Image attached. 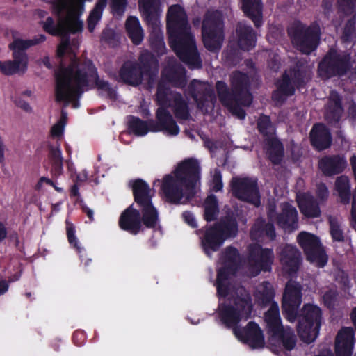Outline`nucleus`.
<instances>
[{"label": "nucleus", "instance_id": "1", "mask_svg": "<svg viewBox=\"0 0 356 356\" xmlns=\"http://www.w3.org/2000/svg\"><path fill=\"white\" fill-rule=\"evenodd\" d=\"M54 76L56 100L72 103L74 108L79 107V99L89 88L106 92L110 99H116L115 90L108 81L100 79L97 68L90 59L81 60L75 56L67 66L60 65Z\"/></svg>", "mask_w": 356, "mask_h": 356}, {"label": "nucleus", "instance_id": "2", "mask_svg": "<svg viewBox=\"0 0 356 356\" xmlns=\"http://www.w3.org/2000/svg\"><path fill=\"white\" fill-rule=\"evenodd\" d=\"M166 28L168 43L177 57L191 69L202 67L194 35L185 9L179 4L169 7Z\"/></svg>", "mask_w": 356, "mask_h": 356}, {"label": "nucleus", "instance_id": "3", "mask_svg": "<svg viewBox=\"0 0 356 356\" xmlns=\"http://www.w3.org/2000/svg\"><path fill=\"white\" fill-rule=\"evenodd\" d=\"M163 177L161 190L168 203L179 204L184 197L190 200L195 195V186L200 179V167L197 159L184 160L173 172Z\"/></svg>", "mask_w": 356, "mask_h": 356}, {"label": "nucleus", "instance_id": "4", "mask_svg": "<svg viewBox=\"0 0 356 356\" xmlns=\"http://www.w3.org/2000/svg\"><path fill=\"white\" fill-rule=\"evenodd\" d=\"M230 86L229 88L224 81H216L219 101L232 115L243 120L246 113L243 107L250 106L253 102L250 77L245 72L235 71L230 75Z\"/></svg>", "mask_w": 356, "mask_h": 356}, {"label": "nucleus", "instance_id": "5", "mask_svg": "<svg viewBox=\"0 0 356 356\" xmlns=\"http://www.w3.org/2000/svg\"><path fill=\"white\" fill-rule=\"evenodd\" d=\"M287 32L293 45L304 54H310L319 44L321 29L316 22L307 26L298 21Z\"/></svg>", "mask_w": 356, "mask_h": 356}, {"label": "nucleus", "instance_id": "6", "mask_svg": "<svg viewBox=\"0 0 356 356\" xmlns=\"http://www.w3.org/2000/svg\"><path fill=\"white\" fill-rule=\"evenodd\" d=\"M353 67L351 54L347 51L339 52L330 48L318 63V72L323 79L346 75Z\"/></svg>", "mask_w": 356, "mask_h": 356}, {"label": "nucleus", "instance_id": "7", "mask_svg": "<svg viewBox=\"0 0 356 356\" xmlns=\"http://www.w3.org/2000/svg\"><path fill=\"white\" fill-rule=\"evenodd\" d=\"M202 36L204 47L211 52H218L224 40V22L218 11L205 14L202 24Z\"/></svg>", "mask_w": 356, "mask_h": 356}, {"label": "nucleus", "instance_id": "8", "mask_svg": "<svg viewBox=\"0 0 356 356\" xmlns=\"http://www.w3.org/2000/svg\"><path fill=\"white\" fill-rule=\"evenodd\" d=\"M322 323V310L315 305L305 304L300 310L297 332L302 341L311 343L316 339Z\"/></svg>", "mask_w": 356, "mask_h": 356}, {"label": "nucleus", "instance_id": "9", "mask_svg": "<svg viewBox=\"0 0 356 356\" xmlns=\"http://www.w3.org/2000/svg\"><path fill=\"white\" fill-rule=\"evenodd\" d=\"M234 305L222 303L219 305L218 316L221 323L227 329L234 330L239 327L243 318L250 317L252 311L251 300L243 297L236 296L234 298Z\"/></svg>", "mask_w": 356, "mask_h": 356}, {"label": "nucleus", "instance_id": "10", "mask_svg": "<svg viewBox=\"0 0 356 356\" xmlns=\"http://www.w3.org/2000/svg\"><path fill=\"white\" fill-rule=\"evenodd\" d=\"M274 259L271 248H263L259 243L250 244L248 247V272L252 277H257L261 272H271Z\"/></svg>", "mask_w": 356, "mask_h": 356}, {"label": "nucleus", "instance_id": "11", "mask_svg": "<svg viewBox=\"0 0 356 356\" xmlns=\"http://www.w3.org/2000/svg\"><path fill=\"white\" fill-rule=\"evenodd\" d=\"M233 196L258 207L261 204V196L257 179L250 177H234L231 183Z\"/></svg>", "mask_w": 356, "mask_h": 356}, {"label": "nucleus", "instance_id": "12", "mask_svg": "<svg viewBox=\"0 0 356 356\" xmlns=\"http://www.w3.org/2000/svg\"><path fill=\"white\" fill-rule=\"evenodd\" d=\"M297 241L303 250L307 261L316 264L319 268L326 265L327 256L318 236L311 233L301 232L298 235Z\"/></svg>", "mask_w": 356, "mask_h": 356}, {"label": "nucleus", "instance_id": "13", "mask_svg": "<svg viewBox=\"0 0 356 356\" xmlns=\"http://www.w3.org/2000/svg\"><path fill=\"white\" fill-rule=\"evenodd\" d=\"M54 13L60 17L67 11V17L63 24L65 25L68 34L81 33L83 29V23L79 19L83 12L70 6L69 0H56L52 3Z\"/></svg>", "mask_w": 356, "mask_h": 356}, {"label": "nucleus", "instance_id": "14", "mask_svg": "<svg viewBox=\"0 0 356 356\" xmlns=\"http://www.w3.org/2000/svg\"><path fill=\"white\" fill-rule=\"evenodd\" d=\"M235 336L243 343L252 349L263 348L265 344L264 337L259 325L254 321H250L245 327L236 328Z\"/></svg>", "mask_w": 356, "mask_h": 356}, {"label": "nucleus", "instance_id": "15", "mask_svg": "<svg viewBox=\"0 0 356 356\" xmlns=\"http://www.w3.org/2000/svg\"><path fill=\"white\" fill-rule=\"evenodd\" d=\"M155 117L156 120H150L151 132H165L172 136L179 134V127L166 107L159 106Z\"/></svg>", "mask_w": 356, "mask_h": 356}, {"label": "nucleus", "instance_id": "16", "mask_svg": "<svg viewBox=\"0 0 356 356\" xmlns=\"http://www.w3.org/2000/svg\"><path fill=\"white\" fill-rule=\"evenodd\" d=\"M198 234H202L200 238L202 250L209 258H211L213 252H218L220 249L225 241L213 225L204 230L199 229Z\"/></svg>", "mask_w": 356, "mask_h": 356}, {"label": "nucleus", "instance_id": "17", "mask_svg": "<svg viewBox=\"0 0 356 356\" xmlns=\"http://www.w3.org/2000/svg\"><path fill=\"white\" fill-rule=\"evenodd\" d=\"M118 226L122 230L134 236L143 232L140 210L134 208V204L129 205L121 213L118 220Z\"/></svg>", "mask_w": 356, "mask_h": 356}, {"label": "nucleus", "instance_id": "18", "mask_svg": "<svg viewBox=\"0 0 356 356\" xmlns=\"http://www.w3.org/2000/svg\"><path fill=\"white\" fill-rule=\"evenodd\" d=\"M142 67L135 61H125L118 71L119 82L131 86H138L143 81Z\"/></svg>", "mask_w": 356, "mask_h": 356}, {"label": "nucleus", "instance_id": "19", "mask_svg": "<svg viewBox=\"0 0 356 356\" xmlns=\"http://www.w3.org/2000/svg\"><path fill=\"white\" fill-rule=\"evenodd\" d=\"M318 166L325 176L332 177L344 171L347 167V161L343 155H325L320 159Z\"/></svg>", "mask_w": 356, "mask_h": 356}, {"label": "nucleus", "instance_id": "20", "mask_svg": "<svg viewBox=\"0 0 356 356\" xmlns=\"http://www.w3.org/2000/svg\"><path fill=\"white\" fill-rule=\"evenodd\" d=\"M310 143L318 152L330 148L332 136L330 129L323 123L314 124L309 134Z\"/></svg>", "mask_w": 356, "mask_h": 356}, {"label": "nucleus", "instance_id": "21", "mask_svg": "<svg viewBox=\"0 0 356 356\" xmlns=\"http://www.w3.org/2000/svg\"><path fill=\"white\" fill-rule=\"evenodd\" d=\"M355 343V331L352 327H342L335 340L336 356H352Z\"/></svg>", "mask_w": 356, "mask_h": 356}, {"label": "nucleus", "instance_id": "22", "mask_svg": "<svg viewBox=\"0 0 356 356\" xmlns=\"http://www.w3.org/2000/svg\"><path fill=\"white\" fill-rule=\"evenodd\" d=\"M280 261L289 275L296 273L301 263L300 252L296 246L286 244L280 252Z\"/></svg>", "mask_w": 356, "mask_h": 356}, {"label": "nucleus", "instance_id": "23", "mask_svg": "<svg viewBox=\"0 0 356 356\" xmlns=\"http://www.w3.org/2000/svg\"><path fill=\"white\" fill-rule=\"evenodd\" d=\"M220 261L222 266L218 271L235 275L241 266V256L238 250L232 245L227 246L220 252Z\"/></svg>", "mask_w": 356, "mask_h": 356}, {"label": "nucleus", "instance_id": "24", "mask_svg": "<svg viewBox=\"0 0 356 356\" xmlns=\"http://www.w3.org/2000/svg\"><path fill=\"white\" fill-rule=\"evenodd\" d=\"M276 90L272 93V99L277 103L284 104L287 97L293 95L297 89L293 83L287 70L275 81Z\"/></svg>", "mask_w": 356, "mask_h": 356}, {"label": "nucleus", "instance_id": "25", "mask_svg": "<svg viewBox=\"0 0 356 356\" xmlns=\"http://www.w3.org/2000/svg\"><path fill=\"white\" fill-rule=\"evenodd\" d=\"M343 112L341 96L337 92L332 93L325 108V119L327 124L338 128Z\"/></svg>", "mask_w": 356, "mask_h": 356}, {"label": "nucleus", "instance_id": "26", "mask_svg": "<svg viewBox=\"0 0 356 356\" xmlns=\"http://www.w3.org/2000/svg\"><path fill=\"white\" fill-rule=\"evenodd\" d=\"M237 44L243 50L248 51L252 49L257 43V33L250 24L238 22L236 27Z\"/></svg>", "mask_w": 356, "mask_h": 356}, {"label": "nucleus", "instance_id": "27", "mask_svg": "<svg viewBox=\"0 0 356 356\" xmlns=\"http://www.w3.org/2000/svg\"><path fill=\"white\" fill-rule=\"evenodd\" d=\"M213 225L225 241L235 238L238 232L236 214L232 211L227 212L225 216Z\"/></svg>", "mask_w": 356, "mask_h": 356}, {"label": "nucleus", "instance_id": "28", "mask_svg": "<svg viewBox=\"0 0 356 356\" xmlns=\"http://www.w3.org/2000/svg\"><path fill=\"white\" fill-rule=\"evenodd\" d=\"M46 40V36L44 34H39L33 39L22 40L15 39L9 44V49L13 51V56L15 53L22 54L21 60L24 61V70L28 67V56L25 51L29 47L42 43Z\"/></svg>", "mask_w": 356, "mask_h": 356}, {"label": "nucleus", "instance_id": "29", "mask_svg": "<svg viewBox=\"0 0 356 356\" xmlns=\"http://www.w3.org/2000/svg\"><path fill=\"white\" fill-rule=\"evenodd\" d=\"M297 202L300 212L305 217L314 218L320 216V204L310 193H303L300 195Z\"/></svg>", "mask_w": 356, "mask_h": 356}, {"label": "nucleus", "instance_id": "30", "mask_svg": "<svg viewBox=\"0 0 356 356\" xmlns=\"http://www.w3.org/2000/svg\"><path fill=\"white\" fill-rule=\"evenodd\" d=\"M241 8L245 15L252 21L256 28L263 25L261 0H242Z\"/></svg>", "mask_w": 356, "mask_h": 356}, {"label": "nucleus", "instance_id": "31", "mask_svg": "<svg viewBox=\"0 0 356 356\" xmlns=\"http://www.w3.org/2000/svg\"><path fill=\"white\" fill-rule=\"evenodd\" d=\"M131 188L134 202L138 207L152 203L150 187L143 179H135L133 181Z\"/></svg>", "mask_w": 356, "mask_h": 356}, {"label": "nucleus", "instance_id": "32", "mask_svg": "<svg viewBox=\"0 0 356 356\" xmlns=\"http://www.w3.org/2000/svg\"><path fill=\"white\" fill-rule=\"evenodd\" d=\"M277 225L284 229H293L298 227V211L289 202H285L282 211L277 216Z\"/></svg>", "mask_w": 356, "mask_h": 356}, {"label": "nucleus", "instance_id": "33", "mask_svg": "<svg viewBox=\"0 0 356 356\" xmlns=\"http://www.w3.org/2000/svg\"><path fill=\"white\" fill-rule=\"evenodd\" d=\"M252 240L259 241L264 237H267L270 240H274L276 237V232L273 222H266L264 218H258L250 232Z\"/></svg>", "mask_w": 356, "mask_h": 356}, {"label": "nucleus", "instance_id": "34", "mask_svg": "<svg viewBox=\"0 0 356 356\" xmlns=\"http://www.w3.org/2000/svg\"><path fill=\"white\" fill-rule=\"evenodd\" d=\"M287 72L297 89L300 90L306 86L309 80V74L308 67L305 62L298 60Z\"/></svg>", "mask_w": 356, "mask_h": 356}, {"label": "nucleus", "instance_id": "35", "mask_svg": "<svg viewBox=\"0 0 356 356\" xmlns=\"http://www.w3.org/2000/svg\"><path fill=\"white\" fill-rule=\"evenodd\" d=\"M268 159L274 165L282 163L284 156V148L282 143L277 138H267L264 142Z\"/></svg>", "mask_w": 356, "mask_h": 356}, {"label": "nucleus", "instance_id": "36", "mask_svg": "<svg viewBox=\"0 0 356 356\" xmlns=\"http://www.w3.org/2000/svg\"><path fill=\"white\" fill-rule=\"evenodd\" d=\"M265 321L266 322L269 333L273 335L284 327L282 323L278 304L273 302L268 310L265 312Z\"/></svg>", "mask_w": 356, "mask_h": 356}, {"label": "nucleus", "instance_id": "37", "mask_svg": "<svg viewBox=\"0 0 356 356\" xmlns=\"http://www.w3.org/2000/svg\"><path fill=\"white\" fill-rule=\"evenodd\" d=\"M125 29L128 37L134 44L138 45L142 42L144 32L138 17L129 16L126 20Z\"/></svg>", "mask_w": 356, "mask_h": 356}, {"label": "nucleus", "instance_id": "38", "mask_svg": "<svg viewBox=\"0 0 356 356\" xmlns=\"http://www.w3.org/2000/svg\"><path fill=\"white\" fill-rule=\"evenodd\" d=\"M170 106L177 120H188L190 119L188 102L181 93L177 92L174 95Z\"/></svg>", "mask_w": 356, "mask_h": 356}, {"label": "nucleus", "instance_id": "39", "mask_svg": "<svg viewBox=\"0 0 356 356\" xmlns=\"http://www.w3.org/2000/svg\"><path fill=\"white\" fill-rule=\"evenodd\" d=\"M48 149V158L51 165V172L53 176L58 177L63 172V158L60 145L58 144L56 147L49 145Z\"/></svg>", "mask_w": 356, "mask_h": 356}, {"label": "nucleus", "instance_id": "40", "mask_svg": "<svg viewBox=\"0 0 356 356\" xmlns=\"http://www.w3.org/2000/svg\"><path fill=\"white\" fill-rule=\"evenodd\" d=\"M140 210L142 225L148 229H154L159 222V213L153 203L138 207Z\"/></svg>", "mask_w": 356, "mask_h": 356}, {"label": "nucleus", "instance_id": "41", "mask_svg": "<svg viewBox=\"0 0 356 356\" xmlns=\"http://www.w3.org/2000/svg\"><path fill=\"white\" fill-rule=\"evenodd\" d=\"M302 290V287L300 283L291 280L287 282L283 293L282 301L301 304Z\"/></svg>", "mask_w": 356, "mask_h": 356}, {"label": "nucleus", "instance_id": "42", "mask_svg": "<svg viewBox=\"0 0 356 356\" xmlns=\"http://www.w3.org/2000/svg\"><path fill=\"white\" fill-rule=\"evenodd\" d=\"M22 54L15 53L13 56V60L0 61V70L2 74L10 76L16 73H25L27 70H24V61L21 60Z\"/></svg>", "mask_w": 356, "mask_h": 356}, {"label": "nucleus", "instance_id": "43", "mask_svg": "<svg viewBox=\"0 0 356 356\" xmlns=\"http://www.w3.org/2000/svg\"><path fill=\"white\" fill-rule=\"evenodd\" d=\"M127 126L129 131L136 136H144L151 132L150 120L145 121L138 117L129 115Z\"/></svg>", "mask_w": 356, "mask_h": 356}, {"label": "nucleus", "instance_id": "44", "mask_svg": "<svg viewBox=\"0 0 356 356\" xmlns=\"http://www.w3.org/2000/svg\"><path fill=\"white\" fill-rule=\"evenodd\" d=\"M334 189L337 192L340 202L348 204L350 202L351 192L350 179L348 176L341 175L335 181Z\"/></svg>", "mask_w": 356, "mask_h": 356}, {"label": "nucleus", "instance_id": "45", "mask_svg": "<svg viewBox=\"0 0 356 356\" xmlns=\"http://www.w3.org/2000/svg\"><path fill=\"white\" fill-rule=\"evenodd\" d=\"M257 128L259 134L263 136L264 143L267 138H275L276 129L273 126L270 116L261 114L257 121Z\"/></svg>", "mask_w": 356, "mask_h": 356}, {"label": "nucleus", "instance_id": "46", "mask_svg": "<svg viewBox=\"0 0 356 356\" xmlns=\"http://www.w3.org/2000/svg\"><path fill=\"white\" fill-rule=\"evenodd\" d=\"M272 337L278 339L284 348L288 351L292 350L296 345V335L293 330L289 327H284L278 332L273 334Z\"/></svg>", "mask_w": 356, "mask_h": 356}, {"label": "nucleus", "instance_id": "47", "mask_svg": "<svg viewBox=\"0 0 356 356\" xmlns=\"http://www.w3.org/2000/svg\"><path fill=\"white\" fill-rule=\"evenodd\" d=\"M139 9L149 29L161 27L154 3L141 4V6H139Z\"/></svg>", "mask_w": 356, "mask_h": 356}, {"label": "nucleus", "instance_id": "48", "mask_svg": "<svg viewBox=\"0 0 356 356\" xmlns=\"http://www.w3.org/2000/svg\"><path fill=\"white\" fill-rule=\"evenodd\" d=\"M275 294L273 285L268 281H264L259 286L257 298L261 305L266 306L272 304Z\"/></svg>", "mask_w": 356, "mask_h": 356}, {"label": "nucleus", "instance_id": "49", "mask_svg": "<svg viewBox=\"0 0 356 356\" xmlns=\"http://www.w3.org/2000/svg\"><path fill=\"white\" fill-rule=\"evenodd\" d=\"M149 40L151 48L154 51L159 54L165 53V44L161 27L150 29Z\"/></svg>", "mask_w": 356, "mask_h": 356}, {"label": "nucleus", "instance_id": "50", "mask_svg": "<svg viewBox=\"0 0 356 356\" xmlns=\"http://www.w3.org/2000/svg\"><path fill=\"white\" fill-rule=\"evenodd\" d=\"M219 213L218 201L215 195L207 196L204 202V218L207 222L215 220Z\"/></svg>", "mask_w": 356, "mask_h": 356}, {"label": "nucleus", "instance_id": "51", "mask_svg": "<svg viewBox=\"0 0 356 356\" xmlns=\"http://www.w3.org/2000/svg\"><path fill=\"white\" fill-rule=\"evenodd\" d=\"M138 63L142 67L144 75L152 76V68L157 67L158 60L151 52L147 51L139 56Z\"/></svg>", "mask_w": 356, "mask_h": 356}, {"label": "nucleus", "instance_id": "52", "mask_svg": "<svg viewBox=\"0 0 356 356\" xmlns=\"http://www.w3.org/2000/svg\"><path fill=\"white\" fill-rule=\"evenodd\" d=\"M234 275L226 273L225 272L217 271L216 286L217 289V296L220 298H226L229 293V280L231 276Z\"/></svg>", "mask_w": 356, "mask_h": 356}, {"label": "nucleus", "instance_id": "53", "mask_svg": "<svg viewBox=\"0 0 356 356\" xmlns=\"http://www.w3.org/2000/svg\"><path fill=\"white\" fill-rule=\"evenodd\" d=\"M193 99L196 102L198 108L202 111H208V108L213 104L215 95L211 90H205L202 93L198 92L192 95Z\"/></svg>", "mask_w": 356, "mask_h": 356}, {"label": "nucleus", "instance_id": "54", "mask_svg": "<svg viewBox=\"0 0 356 356\" xmlns=\"http://www.w3.org/2000/svg\"><path fill=\"white\" fill-rule=\"evenodd\" d=\"M168 80L174 87L184 88L187 83L185 69L183 67L171 69L168 74Z\"/></svg>", "mask_w": 356, "mask_h": 356}, {"label": "nucleus", "instance_id": "55", "mask_svg": "<svg viewBox=\"0 0 356 356\" xmlns=\"http://www.w3.org/2000/svg\"><path fill=\"white\" fill-rule=\"evenodd\" d=\"M300 304L291 303L285 301L282 302V310L284 317L289 322H295L300 314L298 313V309Z\"/></svg>", "mask_w": 356, "mask_h": 356}, {"label": "nucleus", "instance_id": "56", "mask_svg": "<svg viewBox=\"0 0 356 356\" xmlns=\"http://www.w3.org/2000/svg\"><path fill=\"white\" fill-rule=\"evenodd\" d=\"M356 18L353 17L346 22L341 39L344 42H350L356 37Z\"/></svg>", "mask_w": 356, "mask_h": 356}, {"label": "nucleus", "instance_id": "57", "mask_svg": "<svg viewBox=\"0 0 356 356\" xmlns=\"http://www.w3.org/2000/svg\"><path fill=\"white\" fill-rule=\"evenodd\" d=\"M65 26L63 23H59L56 25L54 19L51 17H48L46 21L43 23V29L49 34L56 36L61 35L65 32Z\"/></svg>", "mask_w": 356, "mask_h": 356}, {"label": "nucleus", "instance_id": "58", "mask_svg": "<svg viewBox=\"0 0 356 356\" xmlns=\"http://www.w3.org/2000/svg\"><path fill=\"white\" fill-rule=\"evenodd\" d=\"M66 234L69 243L72 246L79 254L84 251V248L81 247L75 235V229L73 225H68L66 227Z\"/></svg>", "mask_w": 356, "mask_h": 356}, {"label": "nucleus", "instance_id": "59", "mask_svg": "<svg viewBox=\"0 0 356 356\" xmlns=\"http://www.w3.org/2000/svg\"><path fill=\"white\" fill-rule=\"evenodd\" d=\"M127 0H110L111 13L115 16L122 17L127 8Z\"/></svg>", "mask_w": 356, "mask_h": 356}, {"label": "nucleus", "instance_id": "60", "mask_svg": "<svg viewBox=\"0 0 356 356\" xmlns=\"http://www.w3.org/2000/svg\"><path fill=\"white\" fill-rule=\"evenodd\" d=\"M337 296L338 294L335 290L330 289L325 291L322 296L324 306L329 309H334L337 305Z\"/></svg>", "mask_w": 356, "mask_h": 356}, {"label": "nucleus", "instance_id": "61", "mask_svg": "<svg viewBox=\"0 0 356 356\" xmlns=\"http://www.w3.org/2000/svg\"><path fill=\"white\" fill-rule=\"evenodd\" d=\"M102 13L103 12L97 10L95 8H93L90 13L87 19L88 29L90 33H92L94 31L97 24L102 18Z\"/></svg>", "mask_w": 356, "mask_h": 356}, {"label": "nucleus", "instance_id": "62", "mask_svg": "<svg viewBox=\"0 0 356 356\" xmlns=\"http://www.w3.org/2000/svg\"><path fill=\"white\" fill-rule=\"evenodd\" d=\"M102 13L103 12L97 10L95 8H93L90 13L87 19L88 29L90 33H92L94 31L97 24L102 18Z\"/></svg>", "mask_w": 356, "mask_h": 356}, {"label": "nucleus", "instance_id": "63", "mask_svg": "<svg viewBox=\"0 0 356 356\" xmlns=\"http://www.w3.org/2000/svg\"><path fill=\"white\" fill-rule=\"evenodd\" d=\"M156 98L157 104L160 106H163L168 102V88L161 83L157 86Z\"/></svg>", "mask_w": 356, "mask_h": 356}, {"label": "nucleus", "instance_id": "64", "mask_svg": "<svg viewBox=\"0 0 356 356\" xmlns=\"http://www.w3.org/2000/svg\"><path fill=\"white\" fill-rule=\"evenodd\" d=\"M330 234L332 238L334 241L338 242H342L344 241V236L343 234L342 230L340 229V227L337 222H334V220H330Z\"/></svg>", "mask_w": 356, "mask_h": 356}]
</instances>
